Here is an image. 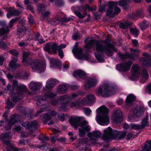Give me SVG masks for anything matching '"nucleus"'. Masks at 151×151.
Here are the masks:
<instances>
[{"label": "nucleus", "instance_id": "2f4dec72", "mask_svg": "<svg viewBox=\"0 0 151 151\" xmlns=\"http://www.w3.org/2000/svg\"><path fill=\"white\" fill-rule=\"evenodd\" d=\"M133 62L131 61L123 63V72L128 70Z\"/></svg>", "mask_w": 151, "mask_h": 151}, {"label": "nucleus", "instance_id": "de8ad7c7", "mask_svg": "<svg viewBox=\"0 0 151 151\" xmlns=\"http://www.w3.org/2000/svg\"><path fill=\"white\" fill-rule=\"evenodd\" d=\"M140 125L136 124H132L130 125V128L131 129H142Z\"/></svg>", "mask_w": 151, "mask_h": 151}, {"label": "nucleus", "instance_id": "aec40b11", "mask_svg": "<svg viewBox=\"0 0 151 151\" xmlns=\"http://www.w3.org/2000/svg\"><path fill=\"white\" fill-rule=\"evenodd\" d=\"M73 76L76 78H83L86 76V73L82 70H78L75 71L73 73Z\"/></svg>", "mask_w": 151, "mask_h": 151}, {"label": "nucleus", "instance_id": "a18cd8bd", "mask_svg": "<svg viewBox=\"0 0 151 151\" xmlns=\"http://www.w3.org/2000/svg\"><path fill=\"white\" fill-rule=\"evenodd\" d=\"M130 2V0H123V10H126L129 8V4Z\"/></svg>", "mask_w": 151, "mask_h": 151}, {"label": "nucleus", "instance_id": "4be33fe9", "mask_svg": "<svg viewBox=\"0 0 151 151\" xmlns=\"http://www.w3.org/2000/svg\"><path fill=\"white\" fill-rule=\"evenodd\" d=\"M69 86L68 85L63 84L58 86L57 91L60 93H64L66 92Z\"/></svg>", "mask_w": 151, "mask_h": 151}, {"label": "nucleus", "instance_id": "4c0bfd02", "mask_svg": "<svg viewBox=\"0 0 151 151\" xmlns=\"http://www.w3.org/2000/svg\"><path fill=\"white\" fill-rule=\"evenodd\" d=\"M134 14L135 19L142 18L144 15L143 12L141 10L138 11L136 13H134Z\"/></svg>", "mask_w": 151, "mask_h": 151}, {"label": "nucleus", "instance_id": "79ce46f5", "mask_svg": "<svg viewBox=\"0 0 151 151\" xmlns=\"http://www.w3.org/2000/svg\"><path fill=\"white\" fill-rule=\"evenodd\" d=\"M17 121V116H13L10 119L8 123L12 126L15 124Z\"/></svg>", "mask_w": 151, "mask_h": 151}, {"label": "nucleus", "instance_id": "5fc2aeb1", "mask_svg": "<svg viewBox=\"0 0 151 151\" xmlns=\"http://www.w3.org/2000/svg\"><path fill=\"white\" fill-rule=\"evenodd\" d=\"M78 95L77 94L75 93L69 94L68 96L69 101H70L76 98Z\"/></svg>", "mask_w": 151, "mask_h": 151}, {"label": "nucleus", "instance_id": "3c124183", "mask_svg": "<svg viewBox=\"0 0 151 151\" xmlns=\"http://www.w3.org/2000/svg\"><path fill=\"white\" fill-rule=\"evenodd\" d=\"M142 60L143 61L142 64L147 67H150L151 68V63L150 62V61H147L145 60V58H142Z\"/></svg>", "mask_w": 151, "mask_h": 151}, {"label": "nucleus", "instance_id": "f704fd0d", "mask_svg": "<svg viewBox=\"0 0 151 151\" xmlns=\"http://www.w3.org/2000/svg\"><path fill=\"white\" fill-rule=\"evenodd\" d=\"M51 49L53 53L54 54L57 53V51L58 50V46L55 43H53L51 44Z\"/></svg>", "mask_w": 151, "mask_h": 151}, {"label": "nucleus", "instance_id": "5701e85b", "mask_svg": "<svg viewBox=\"0 0 151 151\" xmlns=\"http://www.w3.org/2000/svg\"><path fill=\"white\" fill-rule=\"evenodd\" d=\"M123 138V133L122 132L114 130L112 139L119 140Z\"/></svg>", "mask_w": 151, "mask_h": 151}, {"label": "nucleus", "instance_id": "680f3d73", "mask_svg": "<svg viewBox=\"0 0 151 151\" xmlns=\"http://www.w3.org/2000/svg\"><path fill=\"white\" fill-rule=\"evenodd\" d=\"M131 25V23L128 21H126L123 23V29H127Z\"/></svg>", "mask_w": 151, "mask_h": 151}, {"label": "nucleus", "instance_id": "f8f14e48", "mask_svg": "<svg viewBox=\"0 0 151 151\" xmlns=\"http://www.w3.org/2000/svg\"><path fill=\"white\" fill-rule=\"evenodd\" d=\"M101 133L98 131H94L92 132H89L88 134V136L90 138V140L93 142L101 136Z\"/></svg>", "mask_w": 151, "mask_h": 151}, {"label": "nucleus", "instance_id": "6e6d98bb", "mask_svg": "<svg viewBox=\"0 0 151 151\" xmlns=\"http://www.w3.org/2000/svg\"><path fill=\"white\" fill-rule=\"evenodd\" d=\"M75 14L78 16L79 18L81 19H82L84 18L85 16L86 15V14H82L79 11H75L74 12Z\"/></svg>", "mask_w": 151, "mask_h": 151}, {"label": "nucleus", "instance_id": "58836bf2", "mask_svg": "<svg viewBox=\"0 0 151 151\" xmlns=\"http://www.w3.org/2000/svg\"><path fill=\"white\" fill-rule=\"evenodd\" d=\"M58 104L60 105V106L58 107V109L62 111H65L67 109V103L63 102V103Z\"/></svg>", "mask_w": 151, "mask_h": 151}, {"label": "nucleus", "instance_id": "ddd939ff", "mask_svg": "<svg viewBox=\"0 0 151 151\" xmlns=\"http://www.w3.org/2000/svg\"><path fill=\"white\" fill-rule=\"evenodd\" d=\"M41 85L40 83L32 81L29 84V87L31 90L35 93L37 94L39 90L41 88Z\"/></svg>", "mask_w": 151, "mask_h": 151}, {"label": "nucleus", "instance_id": "2eb2a0df", "mask_svg": "<svg viewBox=\"0 0 151 151\" xmlns=\"http://www.w3.org/2000/svg\"><path fill=\"white\" fill-rule=\"evenodd\" d=\"M97 80L95 77L88 80L84 86L86 90L89 89L91 87H94L96 85Z\"/></svg>", "mask_w": 151, "mask_h": 151}, {"label": "nucleus", "instance_id": "423d86ee", "mask_svg": "<svg viewBox=\"0 0 151 151\" xmlns=\"http://www.w3.org/2000/svg\"><path fill=\"white\" fill-rule=\"evenodd\" d=\"M143 111L142 106L136 104L132 108L130 111V114L134 117H139L142 115Z\"/></svg>", "mask_w": 151, "mask_h": 151}, {"label": "nucleus", "instance_id": "6e6552de", "mask_svg": "<svg viewBox=\"0 0 151 151\" xmlns=\"http://www.w3.org/2000/svg\"><path fill=\"white\" fill-rule=\"evenodd\" d=\"M102 138L104 141H107L109 139H112L113 133L112 128L109 127L104 131Z\"/></svg>", "mask_w": 151, "mask_h": 151}, {"label": "nucleus", "instance_id": "09e8293b", "mask_svg": "<svg viewBox=\"0 0 151 151\" xmlns=\"http://www.w3.org/2000/svg\"><path fill=\"white\" fill-rule=\"evenodd\" d=\"M21 125L23 127H24L26 129H30V124L28 121H26L25 122L22 123Z\"/></svg>", "mask_w": 151, "mask_h": 151}, {"label": "nucleus", "instance_id": "864d4df0", "mask_svg": "<svg viewBox=\"0 0 151 151\" xmlns=\"http://www.w3.org/2000/svg\"><path fill=\"white\" fill-rule=\"evenodd\" d=\"M143 55L145 57V58H145V60H147V61L151 60V56L149 55L146 52L144 53L143 54ZM142 58L141 59V60L142 63L143 61L142 60Z\"/></svg>", "mask_w": 151, "mask_h": 151}, {"label": "nucleus", "instance_id": "f03ea898", "mask_svg": "<svg viewBox=\"0 0 151 151\" xmlns=\"http://www.w3.org/2000/svg\"><path fill=\"white\" fill-rule=\"evenodd\" d=\"M116 86L114 84L105 83L100 86L96 91V94L99 96L107 97L110 94L114 93L116 90Z\"/></svg>", "mask_w": 151, "mask_h": 151}, {"label": "nucleus", "instance_id": "c85d7f7f", "mask_svg": "<svg viewBox=\"0 0 151 151\" xmlns=\"http://www.w3.org/2000/svg\"><path fill=\"white\" fill-rule=\"evenodd\" d=\"M55 81L54 80H48L46 83V86L47 89H50L55 86Z\"/></svg>", "mask_w": 151, "mask_h": 151}, {"label": "nucleus", "instance_id": "dca6fc26", "mask_svg": "<svg viewBox=\"0 0 151 151\" xmlns=\"http://www.w3.org/2000/svg\"><path fill=\"white\" fill-rule=\"evenodd\" d=\"M10 133L9 132H5L0 135V139L2 140L3 143L7 146H9L10 144V140H6V139H9L11 138V137L9 135Z\"/></svg>", "mask_w": 151, "mask_h": 151}, {"label": "nucleus", "instance_id": "0eeeda50", "mask_svg": "<svg viewBox=\"0 0 151 151\" xmlns=\"http://www.w3.org/2000/svg\"><path fill=\"white\" fill-rule=\"evenodd\" d=\"M82 49L78 48H76L72 50L73 52L78 59L81 60L84 59L85 60H88L89 58V55L87 53L82 54Z\"/></svg>", "mask_w": 151, "mask_h": 151}, {"label": "nucleus", "instance_id": "412c9836", "mask_svg": "<svg viewBox=\"0 0 151 151\" xmlns=\"http://www.w3.org/2000/svg\"><path fill=\"white\" fill-rule=\"evenodd\" d=\"M29 53L24 51L23 52L22 62L25 65L29 64L31 61V59L29 57Z\"/></svg>", "mask_w": 151, "mask_h": 151}, {"label": "nucleus", "instance_id": "49530a36", "mask_svg": "<svg viewBox=\"0 0 151 151\" xmlns=\"http://www.w3.org/2000/svg\"><path fill=\"white\" fill-rule=\"evenodd\" d=\"M130 31L132 34L136 37L138 35V31L136 28H130Z\"/></svg>", "mask_w": 151, "mask_h": 151}, {"label": "nucleus", "instance_id": "774afa93", "mask_svg": "<svg viewBox=\"0 0 151 151\" xmlns=\"http://www.w3.org/2000/svg\"><path fill=\"white\" fill-rule=\"evenodd\" d=\"M116 68L117 70L122 71H123V64L121 63L118 64L116 65Z\"/></svg>", "mask_w": 151, "mask_h": 151}, {"label": "nucleus", "instance_id": "4d7b16f0", "mask_svg": "<svg viewBox=\"0 0 151 151\" xmlns=\"http://www.w3.org/2000/svg\"><path fill=\"white\" fill-rule=\"evenodd\" d=\"M51 119V116L48 114H46L43 117V122L44 123H46L48 121Z\"/></svg>", "mask_w": 151, "mask_h": 151}, {"label": "nucleus", "instance_id": "e2e57ef3", "mask_svg": "<svg viewBox=\"0 0 151 151\" xmlns=\"http://www.w3.org/2000/svg\"><path fill=\"white\" fill-rule=\"evenodd\" d=\"M83 111L88 116H89L91 112V111L90 109L87 108H84Z\"/></svg>", "mask_w": 151, "mask_h": 151}, {"label": "nucleus", "instance_id": "f3484780", "mask_svg": "<svg viewBox=\"0 0 151 151\" xmlns=\"http://www.w3.org/2000/svg\"><path fill=\"white\" fill-rule=\"evenodd\" d=\"M69 102L68 96L67 95H64L58 98L57 101H53L51 103L53 104H60L63 102L68 103Z\"/></svg>", "mask_w": 151, "mask_h": 151}, {"label": "nucleus", "instance_id": "9b49d317", "mask_svg": "<svg viewBox=\"0 0 151 151\" xmlns=\"http://www.w3.org/2000/svg\"><path fill=\"white\" fill-rule=\"evenodd\" d=\"M122 113L119 110L114 111L112 115V119L116 123L122 121Z\"/></svg>", "mask_w": 151, "mask_h": 151}, {"label": "nucleus", "instance_id": "37998d69", "mask_svg": "<svg viewBox=\"0 0 151 151\" xmlns=\"http://www.w3.org/2000/svg\"><path fill=\"white\" fill-rule=\"evenodd\" d=\"M56 96V95L52 93L48 92L45 93L44 97L46 99H50Z\"/></svg>", "mask_w": 151, "mask_h": 151}, {"label": "nucleus", "instance_id": "ea45409f", "mask_svg": "<svg viewBox=\"0 0 151 151\" xmlns=\"http://www.w3.org/2000/svg\"><path fill=\"white\" fill-rule=\"evenodd\" d=\"M95 55L96 58L100 62H104V58L103 56L101 55L99 53L96 52L95 54Z\"/></svg>", "mask_w": 151, "mask_h": 151}, {"label": "nucleus", "instance_id": "393cba45", "mask_svg": "<svg viewBox=\"0 0 151 151\" xmlns=\"http://www.w3.org/2000/svg\"><path fill=\"white\" fill-rule=\"evenodd\" d=\"M50 62L51 67H58L60 65V63L58 60L53 58H50Z\"/></svg>", "mask_w": 151, "mask_h": 151}, {"label": "nucleus", "instance_id": "c9c22d12", "mask_svg": "<svg viewBox=\"0 0 151 151\" xmlns=\"http://www.w3.org/2000/svg\"><path fill=\"white\" fill-rule=\"evenodd\" d=\"M26 30V28L25 26L22 27H19L17 29V34L20 35L21 34L24 35Z\"/></svg>", "mask_w": 151, "mask_h": 151}, {"label": "nucleus", "instance_id": "6ab92c4d", "mask_svg": "<svg viewBox=\"0 0 151 151\" xmlns=\"http://www.w3.org/2000/svg\"><path fill=\"white\" fill-rule=\"evenodd\" d=\"M8 13L7 14V17L9 18L13 15L18 16L20 14L19 11L15 9L14 8H9L7 9Z\"/></svg>", "mask_w": 151, "mask_h": 151}, {"label": "nucleus", "instance_id": "f257e3e1", "mask_svg": "<svg viewBox=\"0 0 151 151\" xmlns=\"http://www.w3.org/2000/svg\"><path fill=\"white\" fill-rule=\"evenodd\" d=\"M94 44H96L97 51L103 54L105 53L108 56H111L113 55L112 50L114 51L117 50L116 48L111 43L110 40L109 39L104 40L103 43L95 40H91L87 44L86 47L90 48Z\"/></svg>", "mask_w": 151, "mask_h": 151}, {"label": "nucleus", "instance_id": "338daca9", "mask_svg": "<svg viewBox=\"0 0 151 151\" xmlns=\"http://www.w3.org/2000/svg\"><path fill=\"white\" fill-rule=\"evenodd\" d=\"M60 20V18L53 19V25H56L58 24L60 22H61Z\"/></svg>", "mask_w": 151, "mask_h": 151}, {"label": "nucleus", "instance_id": "cd10ccee", "mask_svg": "<svg viewBox=\"0 0 151 151\" xmlns=\"http://www.w3.org/2000/svg\"><path fill=\"white\" fill-rule=\"evenodd\" d=\"M86 97L87 100V104H93L95 101L96 98L95 96L92 94L88 95Z\"/></svg>", "mask_w": 151, "mask_h": 151}, {"label": "nucleus", "instance_id": "e433bc0d", "mask_svg": "<svg viewBox=\"0 0 151 151\" xmlns=\"http://www.w3.org/2000/svg\"><path fill=\"white\" fill-rule=\"evenodd\" d=\"M148 26V23L146 21H145L140 24V27L142 30H145Z\"/></svg>", "mask_w": 151, "mask_h": 151}, {"label": "nucleus", "instance_id": "1a4fd4ad", "mask_svg": "<svg viewBox=\"0 0 151 151\" xmlns=\"http://www.w3.org/2000/svg\"><path fill=\"white\" fill-rule=\"evenodd\" d=\"M30 65L32 69L34 70H40L43 68L41 61L38 59H35L32 61Z\"/></svg>", "mask_w": 151, "mask_h": 151}, {"label": "nucleus", "instance_id": "a19ab883", "mask_svg": "<svg viewBox=\"0 0 151 151\" xmlns=\"http://www.w3.org/2000/svg\"><path fill=\"white\" fill-rule=\"evenodd\" d=\"M30 124L31 126L30 129L32 130H35L37 128L38 125L37 122L36 120L32 122Z\"/></svg>", "mask_w": 151, "mask_h": 151}, {"label": "nucleus", "instance_id": "7c9ffc66", "mask_svg": "<svg viewBox=\"0 0 151 151\" xmlns=\"http://www.w3.org/2000/svg\"><path fill=\"white\" fill-rule=\"evenodd\" d=\"M136 97L133 95L131 94L128 96L126 99V103L127 104H131L135 101Z\"/></svg>", "mask_w": 151, "mask_h": 151}, {"label": "nucleus", "instance_id": "473e14b6", "mask_svg": "<svg viewBox=\"0 0 151 151\" xmlns=\"http://www.w3.org/2000/svg\"><path fill=\"white\" fill-rule=\"evenodd\" d=\"M20 65L14 62L11 61L9 63V68L11 70L15 69L19 67Z\"/></svg>", "mask_w": 151, "mask_h": 151}, {"label": "nucleus", "instance_id": "b1692460", "mask_svg": "<svg viewBox=\"0 0 151 151\" xmlns=\"http://www.w3.org/2000/svg\"><path fill=\"white\" fill-rule=\"evenodd\" d=\"M17 110L25 115L26 117H27L28 119H29V118H31V115L27 113V109L25 107L19 106L17 108Z\"/></svg>", "mask_w": 151, "mask_h": 151}, {"label": "nucleus", "instance_id": "9d476101", "mask_svg": "<svg viewBox=\"0 0 151 151\" xmlns=\"http://www.w3.org/2000/svg\"><path fill=\"white\" fill-rule=\"evenodd\" d=\"M131 72L133 78L135 79L140 75V67L137 64H134L132 68Z\"/></svg>", "mask_w": 151, "mask_h": 151}, {"label": "nucleus", "instance_id": "4468645a", "mask_svg": "<svg viewBox=\"0 0 151 151\" xmlns=\"http://www.w3.org/2000/svg\"><path fill=\"white\" fill-rule=\"evenodd\" d=\"M114 5L115 4L113 2H111L109 3L106 12V14L107 16L111 18L114 17V11L113 10Z\"/></svg>", "mask_w": 151, "mask_h": 151}, {"label": "nucleus", "instance_id": "c756f323", "mask_svg": "<svg viewBox=\"0 0 151 151\" xmlns=\"http://www.w3.org/2000/svg\"><path fill=\"white\" fill-rule=\"evenodd\" d=\"M148 120V116H146L142 119L141 124L140 125L142 129H144L146 126L149 125V124Z\"/></svg>", "mask_w": 151, "mask_h": 151}, {"label": "nucleus", "instance_id": "39448f33", "mask_svg": "<svg viewBox=\"0 0 151 151\" xmlns=\"http://www.w3.org/2000/svg\"><path fill=\"white\" fill-rule=\"evenodd\" d=\"M17 89V93H13L11 96L12 101L14 102H16L18 100L22 99L24 93H29L26 86L24 85H19Z\"/></svg>", "mask_w": 151, "mask_h": 151}, {"label": "nucleus", "instance_id": "13d9d810", "mask_svg": "<svg viewBox=\"0 0 151 151\" xmlns=\"http://www.w3.org/2000/svg\"><path fill=\"white\" fill-rule=\"evenodd\" d=\"M55 4L58 7H60L62 6L63 4V0H55Z\"/></svg>", "mask_w": 151, "mask_h": 151}, {"label": "nucleus", "instance_id": "603ef678", "mask_svg": "<svg viewBox=\"0 0 151 151\" xmlns=\"http://www.w3.org/2000/svg\"><path fill=\"white\" fill-rule=\"evenodd\" d=\"M6 105V108L8 109H10L11 108L13 107L14 106V104L10 101L9 99L7 100Z\"/></svg>", "mask_w": 151, "mask_h": 151}, {"label": "nucleus", "instance_id": "7ed1b4c3", "mask_svg": "<svg viewBox=\"0 0 151 151\" xmlns=\"http://www.w3.org/2000/svg\"><path fill=\"white\" fill-rule=\"evenodd\" d=\"M96 111L99 116H96L97 122L101 125H106L109 123V109L104 106L98 108Z\"/></svg>", "mask_w": 151, "mask_h": 151}, {"label": "nucleus", "instance_id": "a878e982", "mask_svg": "<svg viewBox=\"0 0 151 151\" xmlns=\"http://www.w3.org/2000/svg\"><path fill=\"white\" fill-rule=\"evenodd\" d=\"M151 151V140H148L145 143L144 147L140 151Z\"/></svg>", "mask_w": 151, "mask_h": 151}, {"label": "nucleus", "instance_id": "bb28decb", "mask_svg": "<svg viewBox=\"0 0 151 151\" xmlns=\"http://www.w3.org/2000/svg\"><path fill=\"white\" fill-rule=\"evenodd\" d=\"M130 50L131 51V55L132 57H131L130 55L129 54L127 53V56L126 57V58H133L134 56H135L137 53L139 52V50L137 49L130 48ZM125 57H125V56L123 55V58Z\"/></svg>", "mask_w": 151, "mask_h": 151}, {"label": "nucleus", "instance_id": "a211bd4d", "mask_svg": "<svg viewBox=\"0 0 151 151\" xmlns=\"http://www.w3.org/2000/svg\"><path fill=\"white\" fill-rule=\"evenodd\" d=\"M37 104L39 107L44 109L46 108L49 104L48 102L45 99L43 98L38 99Z\"/></svg>", "mask_w": 151, "mask_h": 151}, {"label": "nucleus", "instance_id": "bf43d9fd", "mask_svg": "<svg viewBox=\"0 0 151 151\" xmlns=\"http://www.w3.org/2000/svg\"><path fill=\"white\" fill-rule=\"evenodd\" d=\"M51 48V44L48 43L46 44L44 47V50L47 52H50Z\"/></svg>", "mask_w": 151, "mask_h": 151}, {"label": "nucleus", "instance_id": "20e7f679", "mask_svg": "<svg viewBox=\"0 0 151 151\" xmlns=\"http://www.w3.org/2000/svg\"><path fill=\"white\" fill-rule=\"evenodd\" d=\"M69 121L71 126L76 129L80 126L82 127L83 129L86 132H88L90 130L89 126H86L88 122L85 120L81 121V118L80 117H71L70 118Z\"/></svg>", "mask_w": 151, "mask_h": 151}, {"label": "nucleus", "instance_id": "69168bd1", "mask_svg": "<svg viewBox=\"0 0 151 151\" xmlns=\"http://www.w3.org/2000/svg\"><path fill=\"white\" fill-rule=\"evenodd\" d=\"M146 91L150 94L151 93V82L145 87Z\"/></svg>", "mask_w": 151, "mask_h": 151}, {"label": "nucleus", "instance_id": "8fccbe9b", "mask_svg": "<svg viewBox=\"0 0 151 151\" xmlns=\"http://www.w3.org/2000/svg\"><path fill=\"white\" fill-rule=\"evenodd\" d=\"M142 76L145 79H147L149 77V75L147 70L145 69H143L142 72Z\"/></svg>", "mask_w": 151, "mask_h": 151}, {"label": "nucleus", "instance_id": "052dcab7", "mask_svg": "<svg viewBox=\"0 0 151 151\" xmlns=\"http://www.w3.org/2000/svg\"><path fill=\"white\" fill-rule=\"evenodd\" d=\"M80 105V103L77 101L72 102L70 105V107L71 108L78 107Z\"/></svg>", "mask_w": 151, "mask_h": 151}, {"label": "nucleus", "instance_id": "0e129e2a", "mask_svg": "<svg viewBox=\"0 0 151 151\" xmlns=\"http://www.w3.org/2000/svg\"><path fill=\"white\" fill-rule=\"evenodd\" d=\"M108 146L107 145H105L104 146L103 148L100 150L99 151H114L113 149H109V150H107L108 149Z\"/></svg>", "mask_w": 151, "mask_h": 151}, {"label": "nucleus", "instance_id": "72a5a7b5", "mask_svg": "<svg viewBox=\"0 0 151 151\" xmlns=\"http://www.w3.org/2000/svg\"><path fill=\"white\" fill-rule=\"evenodd\" d=\"M9 31L8 27H2L0 28V36L6 35Z\"/></svg>", "mask_w": 151, "mask_h": 151}, {"label": "nucleus", "instance_id": "c03bdc74", "mask_svg": "<svg viewBox=\"0 0 151 151\" xmlns=\"http://www.w3.org/2000/svg\"><path fill=\"white\" fill-rule=\"evenodd\" d=\"M37 10L39 12L41 13L44 12L46 10L45 6L42 4H39L38 5Z\"/></svg>", "mask_w": 151, "mask_h": 151}]
</instances>
